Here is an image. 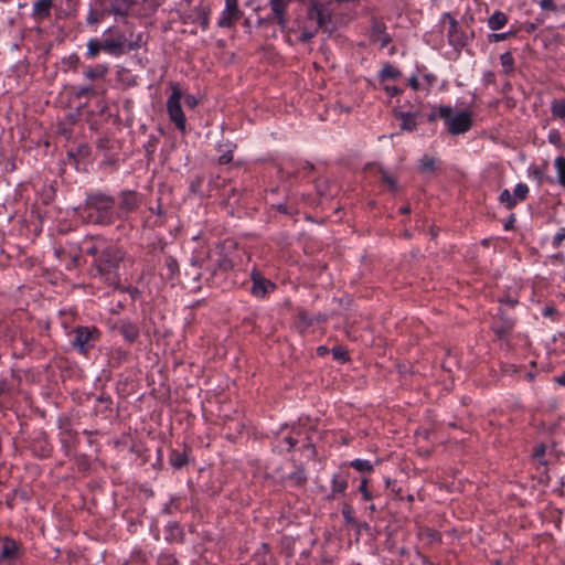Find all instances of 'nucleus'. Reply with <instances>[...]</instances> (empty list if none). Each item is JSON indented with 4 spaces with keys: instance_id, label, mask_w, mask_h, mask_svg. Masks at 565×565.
Masks as SVG:
<instances>
[{
    "instance_id": "obj_1",
    "label": "nucleus",
    "mask_w": 565,
    "mask_h": 565,
    "mask_svg": "<svg viewBox=\"0 0 565 565\" xmlns=\"http://www.w3.org/2000/svg\"><path fill=\"white\" fill-rule=\"evenodd\" d=\"M126 256L125 250L115 245H103L98 258L93 262L94 276L109 286L117 285L120 280L119 268Z\"/></svg>"
},
{
    "instance_id": "obj_2",
    "label": "nucleus",
    "mask_w": 565,
    "mask_h": 565,
    "mask_svg": "<svg viewBox=\"0 0 565 565\" xmlns=\"http://www.w3.org/2000/svg\"><path fill=\"white\" fill-rule=\"evenodd\" d=\"M329 15L319 4H312L305 17H298L292 26H286L287 41L291 43V35L297 34V40L306 43L309 42L318 32V30L327 23Z\"/></svg>"
},
{
    "instance_id": "obj_3",
    "label": "nucleus",
    "mask_w": 565,
    "mask_h": 565,
    "mask_svg": "<svg viewBox=\"0 0 565 565\" xmlns=\"http://www.w3.org/2000/svg\"><path fill=\"white\" fill-rule=\"evenodd\" d=\"M116 200L104 193H92L86 198V217L88 222L99 225H109L114 222Z\"/></svg>"
},
{
    "instance_id": "obj_4",
    "label": "nucleus",
    "mask_w": 565,
    "mask_h": 565,
    "mask_svg": "<svg viewBox=\"0 0 565 565\" xmlns=\"http://www.w3.org/2000/svg\"><path fill=\"white\" fill-rule=\"evenodd\" d=\"M438 116L444 120L447 132L452 136L463 135L472 127V114L467 110L452 115L451 106L441 105L438 107Z\"/></svg>"
},
{
    "instance_id": "obj_5",
    "label": "nucleus",
    "mask_w": 565,
    "mask_h": 565,
    "mask_svg": "<svg viewBox=\"0 0 565 565\" xmlns=\"http://www.w3.org/2000/svg\"><path fill=\"white\" fill-rule=\"evenodd\" d=\"M169 88L171 93L166 103L169 119L181 134H185L188 131L186 117L181 105L183 92L177 82H170Z\"/></svg>"
},
{
    "instance_id": "obj_6",
    "label": "nucleus",
    "mask_w": 565,
    "mask_h": 565,
    "mask_svg": "<svg viewBox=\"0 0 565 565\" xmlns=\"http://www.w3.org/2000/svg\"><path fill=\"white\" fill-rule=\"evenodd\" d=\"M74 337L71 344L78 353L86 355L100 338V331L96 327L78 326L73 330Z\"/></svg>"
},
{
    "instance_id": "obj_7",
    "label": "nucleus",
    "mask_w": 565,
    "mask_h": 565,
    "mask_svg": "<svg viewBox=\"0 0 565 565\" xmlns=\"http://www.w3.org/2000/svg\"><path fill=\"white\" fill-rule=\"evenodd\" d=\"M100 42L103 51L113 56H120L126 52L138 49L136 43H128L125 34L121 32L113 33L111 36L108 38L105 36Z\"/></svg>"
},
{
    "instance_id": "obj_8",
    "label": "nucleus",
    "mask_w": 565,
    "mask_h": 565,
    "mask_svg": "<svg viewBox=\"0 0 565 565\" xmlns=\"http://www.w3.org/2000/svg\"><path fill=\"white\" fill-rule=\"evenodd\" d=\"M136 0H95L96 7H105L115 19H127Z\"/></svg>"
},
{
    "instance_id": "obj_9",
    "label": "nucleus",
    "mask_w": 565,
    "mask_h": 565,
    "mask_svg": "<svg viewBox=\"0 0 565 565\" xmlns=\"http://www.w3.org/2000/svg\"><path fill=\"white\" fill-rule=\"evenodd\" d=\"M22 556L21 545L13 539L0 537V564L12 565Z\"/></svg>"
},
{
    "instance_id": "obj_10",
    "label": "nucleus",
    "mask_w": 565,
    "mask_h": 565,
    "mask_svg": "<svg viewBox=\"0 0 565 565\" xmlns=\"http://www.w3.org/2000/svg\"><path fill=\"white\" fill-rule=\"evenodd\" d=\"M243 17V11L238 7V0H225V8L217 20V26L231 29Z\"/></svg>"
},
{
    "instance_id": "obj_11",
    "label": "nucleus",
    "mask_w": 565,
    "mask_h": 565,
    "mask_svg": "<svg viewBox=\"0 0 565 565\" xmlns=\"http://www.w3.org/2000/svg\"><path fill=\"white\" fill-rule=\"evenodd\" d=\"M141 204V195L135 191H122L119 194L117 217L124 218L135 212Z\"/></svg>"
},
{
    "instance_id": "obj_12",
    "label": "nucleus",
    "mask_w": 565,
    "mask_h": 565,
    "mask_svg": "<svg viewBox=\"0 0 565 565\" xmlns=\"http://www.w3.org/2000/svg\"><path fill=\"white\" fill-rule=\"evenodd\" d=\"M250 294L256 298L263 299L276 289V285L271 280L265 278L257 269H254L250 273Z\"/></svg>"
},
{
    "instance_id": "obj_13",
    "label": "nucleus",
    "mask_w": 565,
    "mask_h": 565,
    "mask_svg": "<svg viewBox=\"0 0 565 565\" xmlns=\"http://www.w3.org/2000/svg\"><path fill=\"white\" fill-rule=\"evenodd\" d=\"M444 19L448 20L449 26L447 30V39L449 45L454 47H462L466 44V36L462 32L458 21L448 12L444 13Z\"/></svg>"
},
{
    "instance_id": "obj_14",
    "label": "nucleus",
    "mask_w": 565,
    "mask_h": 565,
    "mask_svg": "<svg viewBox=\"0 0 565 565\" xmlns=\"http://www.w3.org/2000/svg\"><path fill=\"white\" fill-rule=\"evenodd\" d=\"M30 450L38 458H47L52 452V446L44 433H40L30 444Z\"/></svg>"
},
{
    "instance_id": "obj_15",
    "label": "nucleus",
    "mask_w": 565,
    "mask_h": 565,
    "mask_svg": "<svg viewBox=\"0 0 565 565\" xmlns=\"http://www.w3.org/2000/svg\"><path fill=\"white\" fill-rule=\"evenodd\" d=\"M290 1L291 0H269L273 18L276 20L281 31H286V9Z\"/></svg>"
},
{
    "instance_id": "obj_16",
    "label": "nucleus",
    "mask_w": 565,
    "mask_h": 565,
    "mask_svg": "<svg viewBox=\"0 0 565 565\" xmlns=\"http://www.w3.org/2000/svg\"><path fill=\"white\" fill-rule=\"evenodd\" d=\"M349 481V471L340 469L338 472L333 473L331 478V493L332 497L337 494H343L348 489Z\"/></svg>"
},
{
    "instance_id": "obj_17",
    "label": "nucleus",
    "mask_w": 565,
    "mask_h": 565,
    "mask_svg": "<svg viewBox=\"0 0 565 565\" xmlns=\"http://www.w3.org/2000/svg\"><path fill=\"white\" fill-rule=\"evenodd\" d=\"M118 329L128 343H134L139 338L140 330L138 326L129 320H121Z\"/></svg>"
},
{
    "instance_id": "obj_18",
    "label": "nucleus",
    "mask_w": 565,
    "mask_h": 565,
    "mask_svg": "<svg viewBox=\"0 0 565 565\" xmlns=\"http://www.w3.org/2000/svg\"><path fill=\"white\" fill-rule=\"evenodd\" d=\"M53 0H36L33 3L32 17L38 21H43L51 15Z\"/></svg>"
},
{
    "instance_id": "obj_19",
    "label": "nucleus",
    "mask_w": 565,
    "mask_h": 565,
    "mask_svg": "<svg viewBox=\"0 0 565 565\" xmlns=\"http://www.w3.org/2000/svg\"><path fill=\"white\" fill-rule=\"evenodd\" d=\"M108 15L110 14L108 13L105 7H90L86 17V23L88 25H97L105 19V17Z\"/></svg>"
},
{
    "instance_id": "obj_20",
    "label": "nucleus",
    "mask_w": 565,
    "mask_h": 565,
    "mask_svg": "<svg viewBox=\"0 0 565 565\" xmlns=\"http://www.w3.org/2000/svg\"><path fill=\"white\" fill-rule=\"evenodd\" d=\"M401 120V128L406 131H414L417 129V114L416 113H404L401 111L396 115Z\"/></svg>"
},
{
    "instance_id": "obj_21",
    "label": "nucleus",
    "mask_w": 565,
    "mask_h": 565,
    "mask_svg": "<svg viewBox=\"0 0 565 565\" xmlns=\"http://www.w3.org/2000/svg\"><path fill=\"white\" fill-rule=\"evenodd\" d=\"M508 22V17L502 11H494L488 19V28L492 31L502 29Z\"/></svg>"
},
{
    "instance_id": "obj_22",
    "label": "nucleus",
    "mask_w": 565,
    "mask_h": 565,
    "mask_svg": "<svg viewBox=\"0 0 565 565\" xmlns=\"http://www.w3.org/2000/svg\"><path fill=\"white\" fill-rule=\"evenodd\" d=\"M108 65L98 64L96 66H87L83 74L87 79L94 81L98 78H103L108 73Z\"/></svg>"
},
{
    "instance_id": "obj_23",
    "label": "nucleus",
    "mask_w": 565,
    "mask_h": 565,
    "mask_svg": "<svg viewBox=\"0 0 565 565\" xmlns=\"http://www.w3.org/2000/svg\"><path fill=\"white\" fill-rule=\"evenodd\" d=\"M169 462L175 469H181L188 463L186 450L180 451L177 449L171 450L169 455Z\"/></svg>"
},
{
    "instance_id": "obj_24",
    "label": "nucleus",
    "mask_w": 565,
    "mask_h": 565,
    "mask_svg": "<svg viewBox=\"0 0 565 565\" xmlns=\"http://www.w3.org/2000/svg\"><path fill=\"white\" fill-rule=\"evenodd\" d=\"M399 76L401 71L390 63L385 64L379 73V78L382 82L386 79H396Z\"/></svg>"
},
{
    "instance_id": "obj_25",
    "label": "nucleus",
    "mask_w": 565,
    "mask_h": 565,
    "mask_svg": "<svg viewBox=\"0 0 565 565\" xmlns=\"http://www.w3.org/2000/svg\"><path fill=\"white\" fill-rule=\"evenodd\" d=\"M437 168V159L428 154H424L419 160V170L424 173L434 172Z\"/></svg>"
},
{
    "instance_id": "obj_26",
    "label": "nucleus",
    "mask_w": 565,
    "mask_h": 565,
    "mask_svg": "<svg viewBox=\"0 0 565 565\" xmlns=\"http://www.w3.org/2000/svg\"><path fill=\"white\" fill-rule=\"evenodd\" d=\"M196 14V21L201 25L203 31H206L210 25V9L206 7H198L195 8Z\"/></svg>"
},
{
    "instance_id": "obj_27",
    "label": "nucleus",
    "mask_w": 565,
    "mask_h": 565,
    "mask_svg": "<svg viewBox=\"0 0 565 565\" xmlns=\"http://www.w3.org/2000/svg\"><path fill=\"white\" fill-rule=\"evenodd\" d=\"M103 51L102 42L98 39H89L87 42L86 57L93 60Z\"/></svg>"
},
{
    "instance_id": "obj_28",
    "label": "nucleus",
    "mask_w": 565,
    "mask_h": 565,
    "mask_svg": "<svg viewBox=\"0 0 565 565\" xmlns=\"http://www.w3.org/2000/svg\"><path fill=\"white\" fill-rule=\"evenodd\" d=\"M558 183L565 189V157L559 156L554 160Z\"/></svg>"
},
{
    "instance_id": "obj_29",
    "label": "nucleus",
    "mask_w": 565,
    "mask_h": 565,
    "mask_svg": "<svg viewBox=\"0 0 565 565\" xmlns=\"http://www.w3.org/2000/svg\"><path fill=\"white\" fill-rule=\"evenodd\" d=\"M500 63L505 74L514 72V57L511 52H504L500 55Z\"/></svg>"
},
{
    "instance_id": "obj_30",
    "label": "nucleus",
    "mask_w": 565,
    "mask_h": 565,
    "mask_svg": "<svg viewBox=\"0 0 565 565\" xmlns=\"http://www.w3.org/2000/svg\"><path fill=\"white\" fill-rule=\"evenodd\" d=\"M417 73L423 78L426 89H430L437 82L436 75L426 71L425 66H417Z\"/></svg>"
},
{
    "instance_id": "obj_31",
    "label": "nucleus",
    "mask_w": 565,
    "mask_h": 565,
    "mask_svg": "<svg viewBox=\"0 0 565 565\" xmlns=\"http://www.w3.org/2000/svg\"><path fill=\"white\" fill-rule=\"evenodd\" d=\"M551 113L554 118H565V99H554L551 103Z\"/></svg>"
},
{
    "instance_id": "obj_32",
    "label": "nucleus",
    "mask_w": 565,
    "mask_h": 565,
    "mask_svg": "<svg viewBox=\"0 0 565 565\" xmlns=\"http://www.w3.org/2000/svg\"><path fill=\"white\" fill-rule=\"evenodd\" d=\"M349 466L358 470L359 472H372L373 471V465L370 460L365 459H354L349 462Z\"/></svg>"
},
{
    "instance_id": "obj_33",
    "label": "nucleus",
    "mask_w": 565,
    "mask_h": 565,
    "mask_svg": "<svg viewBox=\"0 0 565 565\" xmlns=\"http://www.w3.org/2000/svg\"><path fill=\"white\" fill-rule=\"evenodd\" d=\"M234 267V264L231 258H228L225 254H220V257L217 258L215 263V267L213 269V274L216 270L227 271L231 270Z\"/></svg>"
},
{
    "instance_id": "obj_34",
    "label": "nucleus",
    "mask_w": 565,
    "mask_h": 565,
    "mask_svg": "<svg viewBox=\"0 0 565 565\" xmlns=\"http://www.w3.org/2000/svg\"><path fill=\"white\" fill-rule=\"evenodd\" d=\"M268 556V546L267 544H262L259 548L254 553L253 558L255 565H266Z\"/></svg>"
},
{
    "instance_id": "obj_35",
    "label": "nucleus",
    "mask_w": 565,
    "mask_h": 565,
    "mask_svg": "<svg viewBox=\"0 0 565 565\" xmlns=\"http://www.w3.org/2000/svg\"><path fill=\"white\" fill-rule=\"evenodd\" d=\"M545 451H546L545 445L540 444V445L535 446V448L533 449V454H532L533 459L536 460L539 465L544 466V467L547 466V461L544 458Z\"/></svg>"
},
{
    "instance_id": "obj_36",
    "label": "nucleus",
    "mask_w": 565,
    "mask_h": 565,
    "mask_svg": "<svg viewBox=\"0 0 565 565\" xmlns=\"http://www.w3.org/2000/svg\"><path fill=\"white\" fill-rule=\"evenodd\" d=\"M529 186L526 183H518L514 188L513 198L516 199L518 202H522L527 198Z\"/></svg>"
},
{
    "instance_id": "obj_37",
    "label": "nucleus",
    "mask_w": 565,
    "mask_h": 565,
    "mask_svg": "<svg viewBox=\"0 0 565 565\" xmlns=\"http://www.w3.org/2000/svg\"><path fill=\"white\" fill-rule=\"evenodd\" d=\"M499 201L507 206V209H513L516 205V199L510 193L508 189H504L500 195Z\"/></svg>"
},
{
    "instance_id": "obj_38",
    "label": "nucleus",
    "mask_w": 565,
    "mask_h": 565,
    "mask_svg": "<svg viewBox=\"0 0 565 565\" xmlns=\"http://www.w3.org/2000/svg\"><path fill=\"white\" fill-rule=\"evenodd\" d=\"M332 356L335 361L340 362V363H345L347 361H349V352L345 348L343 347H334L332 349Z\"/></svg>"
},
{
    "instance_id": "obj_39",
    "label": "nucleus",
    "mask_w": 565,
    "mask_h": 565,
    "mask_svg": "<svg viewBox=\"0 0 565 565\" xmlns=\"http://www.w3.org/2000/svg\"><path fill=\"white\" fill-rule=\"evenodd\" d=\"M289 479L292 480L296 484H303L307 480V475L303 468H297L289 475Z\"/></svg>"
},
{
    "instance_id": "obj_40",
    "label": "nucleus",
    "mask_w": 565,
    "mask_h": 565,
    "mask_svg": "<svg viewBox=\"0 0 565 565\" xmlns=\"http://www.w3.org/2000/svg\"><path fill=\"white\" fill-rule=\"evenodd\" d=\"M96 94L95 89L92 86H79L75 88L74 95L77 98H90Z\"/></svg>"
},
{
    "instance_id": "obj_41",
    "label": "nucleus",
    "mask_w": 565,
    "mask_h": 565,
    "mask_svg": "<svg viewBox=\"0 0 565 565\" xmlns=\"http://www.w3.org/2000/svg\"><path fill=\"white\" fill-rule=\"evenodd\" d=\"M547 140L557 148H563L564 146L561 132L554 128L548 131Z\"/></svg>"
},
{
    "instance_id": "obj_42",
    "label": "nucleus",
    "mask_w": 565,
    "mask_h": 565,
    "mask_svg": "<svg viewBox=\"0 0 565 565\" xmlns=\"http://www.w3.org/2000/svg\"><path fill=\"white\" fill-rule=\"evenodd\" d=\"M145 10L148 12L146 15H153L161 7V0H142Z\"/></svg>"
},
{
    "instance_id": "obj_43",
    "label": "nucleus",
    "mask_w": 565,
    "mask_h": 565,
    "mask_svg": "<svg viewBox=\"0 0 565 565\" xmlns=\"http://www.w3.org/2000/svg\"><path fill=\"white\" fill-rule=\"evenodd\" d=\"M514 321L510 318H507L501 327H495L494 332L499 335V338L504 337L510 330L513 328Z\"/></svg>"
},
{
    "instance_id": "obj_44",
    "label": "nucleus",
    "mask_w": 565,
    "mask_h": 565,
    "mask_svg": "<svg viewBox=\"0 0 565 565\" xmlns=\"http://www.w3.org/2000/svg\"><path fill=\"white\" fill-rule=\"evenodd\" d=\"M166 267L171 276H174L179 271V264L174 257L166 258Z\"/></svg>"
},
{
    "instance_id": "obj_45",
    "label": "nucleus",
    "mask_w": 565,
    "mask_h": 565,
    "mask_svg": "<svg viewBox=\"0 0 565 565\" xmlns=\"http://www.w3.org/2000/svg\"><path fill=\"white\" fill-rule=\"evenodd\" d=\"M564 239H565V227H562L555 233V235L552 239L553 247L558 248L562 245Z\"/></svg>"
},
{
    "instance_id": "obj_46",
    "label": "nucleus",
    "mask_w": 565,
    "mask_h": 565,
    "mask_svg": "<svg viewBox=\"0 0 565 565\" xmlns=\"http://www.w3.org/2000/svg\"><path fill=\"white\" fill-rule=\"evenodd\" d=\"M359 491L361 492V494L365 501L372 500V494L367 489V479L366 478H362L361 484L359 487Z\"/></svg>"
},
{
    "instance_id": "obj_47",
    "label": "nucleus",
    "mask_w": 565,
    "mask_h": 565,
    "mask_svg": "<svg viewBox=\"0 0 565 565\" xmlns=\"http://www.w3.org/2000/svg\"><path fill=\"white\" fill-rule=\"evenodd\" d=\"M512 32H503V33H491L489 34V42L497 43L507 40L510 35H512Z\"/></svg>"
},
{
    "instance_id": "obj_48",
    "label": "nucleus",
    "mask_w": 565,
    "mask_h": 565,
    "mask_svg": "<svg viewBox=\"0 0 565 565\" xmlns=\"http://www.w3.org/2000/svg\"><path fill=\"white\" fill-rule=\"evenodd\" d=\"M182 99H184L185 106L190 109H194L199 105V99L194 95H191V94L184 95L183 94Z\"/></svg>"
},
{
    "instance_id": "obj_49",
    "label": "nucleus",
    "mask_w": 565,
    "mask_h": 565,
    "mask_svg": "<svg viewBox=\"0 0 565 565\" xmlns=\"http://www.w3.org/2000/svg\"><path fill=\"white\" fill-rule=\"evenodd\" d=\"M103 250V245L94 244L86 249V254L94 257V259L98 258L99 253Z\"/></svg>"
},
{
    "instance_id": "obj_50",
    "label": "nucleus",
    "mask_w": 565,
    "mask_h": 565,
    "mask_svg": "<svg viewBox=\"0 0 565 565\" xmlns=\"http://www.w3.org/2000/svg\"><path fill=\"white\" fill-rule=\"evenodd\" d=\"M408 85L413 90H418L420 88L419 74H413L408 78Z\"/></svg>"
},
{
    "instance_id": "obj_51",
    "label": "nucleus",
    "mask_w": 565,
    "mask_h": 565,
    "mask_svg": "<svg viewBox=\"0 0 565 565\" xmlns=\"http://www.w3.org/2000/svg\"><path fill=\"white\" fill-rule=\"evenodd\" d=\"M542 10L546 11H555L556 4L554 3V0H540L539 2Z\"/></svg>"
},
{
    "instance_id": "obj_52",
    "label": "nucleus",
    "mask_w": 565,
    "mask_h": 565,
    "mask_svg": "<svg viewBox=\"0 0 565 565\" xmlns=\"http://www.w3.org/2000/svg\"><path fill=\"white\" fill-rule=\"evenodd\" d=\"M383 180L390 186V189L392 191H396L397 190V182H396V180L392 175L385 174L383 177Z\"/></svg>"
},
{
    "instance_id": "obj_53",
    "label": "nucleus",
    "mask_w": 565,
    "mask_h": 565,
    "mask_svg": "<svg viewBox=\"0 0 565 565\" xmlns=\"http://www.w3.org/2000/svg\"><path fill=\"white\" fill-rule=\"evenodd\" d=\"M384 89H385V92H386L390 96H392V97H394V96H398V95H401V94H402V92H403V90H402V88H399V87H397V86H390V85H386V86L384 87Z\"/></svg>"
},
{
    "instance_id": "obj_54",
    "label": "nucleus",
    "mask_w": 565,
    "mask_h": 565,
    "mask_svg": "<svg viewBox=\"0 0 565 565\" xmlns=\"http://www.w3.org/2000/svg\"><path fill=\"white\" fill-rule=\"evenodd\" d=\"M233 160V154L231 151L226 152V153H223L222 156H220L218 158V162L221 164H227L230 163L231 161Z\"/></svg>"
},
{
    "instance_id": "obj_55",
    "label": "nucleus",
    "mask_w": 565,
    "mask_h": 565,
    "mask_svg": "<svg viewBox=\"0 0 565 565\" xmlns=\"http://www.w3.org/2000/svg\"><path fill=\"white\" fill-rule=\"evenodd\" d=\"M174 500H170L168 503L164 504L162 512L164 514H172L173 510L175 509Z\"/></svg>"
},
{
    "instance_id": "obj_56",
    "label": "nucleus",
    "mask_w": 565,
    "mask_h": 565,
    "mask_svg": "<svg viewBox=\"0 0 565 565\" xmlns=\"http://www.w3.org/2000/svg\"><path fill=\"white\" fill-rule=\"evenodd\" d=\"M483 83L489 85V84H493L494 83V79H495V76L494 74L491 72V71H488L483 74Z\"/></svg>"
},
{
    "instance_id": "obj_57",
    "label": "nucleus",
    "mask_w": 565,
    "mask_h": 565,
    "mask_svg": "<svg viewBox=\"0 0 565 565\" xmlns=\"http://www.w3.org/2000/svg\"><path fill=\"white\" fill-rule=\"evenodd\" d=\"M10 390V385L7 379L0 377V396Z\"/></svg>"
},
{
    "instance_id": "obj_58",
    "label": "nucleus",
    "mask_w": 565,
    "mask_h": 565,
    "mask_svg": "<svg viewBox=\"0 0 565 565\" xmlns=\"http://www.w3.org/2000/svg\"><path fill=\"white\" fill-rule=\"evenodd\" d=\"M555 312H556V309L553 306H546L543 309L542 315L544 317H552Z\"/></svg>"
},
{
    "instance_id": "obj_59",
    "label": "nucleus",
    "mask_w": 565,
    "mask_h": 565,
    "mask_svg": "<svg viewBox=\"0 0 565 565\" xmlns=\"http://www.w3.org/2000/svg\"><path fill=\"white\" fill-rule=\"evenodd\" d=\"M284 441L288 445L287 450H291L297 445V439L288 436L284 438Z\"/></svg>"
},
{
    "instance_id": "obj_60",
    "label": "nucleus",
    "mask_w": 565,
    "mask_h": 565,
    "mask_svg": "<svg viewBox=\"0 0 565 565\" xmlns=\"http://www.w3.org/2000/svg\"><path fill=\"white\" fill-rule=\"evenodd\" d=\"M501 302H503L510 307H514L518 303V300L513 299L511 297H507L505 299H502Z\"/></svg>"
},
{
    "instance_id": "obj_61",
    "label": "nucleus",
    "mask_w": 565,
    "mask_h": 565,
    "mask_svg": "<svg viewBox=\"0 0 565 565\" xmlns=\"http://www.w3.org/2000/svg\"><path fill=\"white\" fill-rule=\"evenodd\" d=\"M391 42V38L388 34L384 33L381 38V46L385 47Z\"/></svg>"
},
{
    "instance_id": "obj_62",
    "label": "nucleus",
    "mask_w": 565,
    "mask_h": 565,
    "mask_svg": "<svg viewBox=\"0 0 565 565\" xmlns=\"http://www.w3.org/2000/svg\"><path fill=\"white\" fill-rule=\"evenodd\" d=\"M317 352H318L319 355H324V354H327L329 352V350H328V348L321 345V347H319L317 349Z\"/></svg>"
},
{
    "instance_id": "obj_63",
    "label": "nucleus",
    "mask_w": 565,
    "mask_h": 565,
    "mask_svg": "<svg viewBox=\"0 0 565 565\" xmlns=\"http://www.w3.org/2000/svg\"><path fill=\"white\" fill-rule=\"evenodd\" d=\"M556 382L559 384V385H563L565 386V373L559 375L557 379H556Z\"/></svg>"
},
{
    "instance_id": "obj_64",
    "label": "nucleus",
    "mask_w": 565,
    "mask_h": 565,
    "mask_svg": "<svg viewBox=\"0 0 565 565\" xmlns=\"http://www.w3.org/2000/svg\"><path fill=\"white\" fill-rule=\"evenodd\" d=\"M437 117L439 118L438 111L429 114L427 119L428 121H435Z\"/></svg>"
}]
</instances>
